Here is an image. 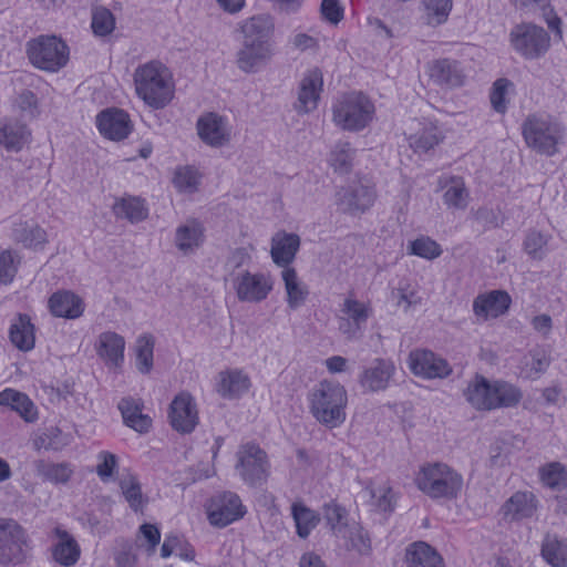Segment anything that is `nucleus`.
Here are the masks:
<instances>
[{
    "mask_svg": "<svg viewBox=\"0 0 567 567\" xmlns=\"http://www.w3.org/2000/svg\"><path fill=\"white\" fill-rule=\"evenodd\" d=\"M392 298L396 301V306L404 311L422 302L417 285L409 279L400 280L398 287L392 290Z\"/></svg>",
    "mask_w": 567,
    "mask_h": 567,
    "instance_id": "obj_48",
    "label": "nucleus"
},
{
    "mask_svg": "<svg viewBox=\"0 0 567 567\" xmlns=\"http://www.w3.org/2000/svg\"><path fill=\"white\" fill-rule=\"evenodd\" d=\"M27 530L12 518H0V563L19 564L29 553Z\"/></svg>",
    "mask_w": 567,
    "mask_h": 567,
    "instance_id": "obj_10",
    "label": "nucleus"
},
{
    "mask_svg": "<svg viewBox=\"0 0 567 567\" xmlns=\"http://www.w3.org/2000/svg\"><path fill=\"white\" fill-rule=\"evenodd\" d=\"M205 239L203 225L195 220H187L179 225L175 231V246L184 255L193 254L198 249Z\"/></svg>",
    "mask_w": 567,
    "mask_h": 567,
    "instance_id": "obj_34",
    "label": "nucleus"
},
{
    "mask_svg": "<svg viewBox=\"0 0 567 567\" xmlns=\"http://www.w3.org/2000/svg\"><path fill=\"white\" fill-rule=\"evenodd\" d=\"M408 254L425 260H434L443 254L442 246L429 236H420L408 245Z\"/></svg>",
    "mask_w": 567,
    "mask_h": 567,
    "instance_id": "obj_51",
    "label": "nucleus"
},
{
    "mask_svg": "<svg viewBox=\"0 0 567 567\" xmlns=\"http://www.w3.org/2000/svg\"><path fill=\"white\" fill-rule=\"evenodd\" d=\"M375 113V105L368 95L350 92L333 104L332 121L343 131L361 132L374 121Z\"/></svg>",
    "mask_w": 567,
    "mask_h": 567,
    "instance_id": "obj_6",
    "label": "nucleus"
},
{
    "mask_svg": "<svg viewBox=\"0 0 567 567\" xmlns=\"http://www.w3.org/2000/svg\"><path fill=\"white\" fill-rule=\"evenodd\" d=\"M437 185L443 192L442 199L449 209L463 210L467 207L470 193L462 177L443 175L439 178Z\"/></svg>",
    "mask_w": 567,
    "mask_h": 567,
    "instance_id": "obj_27",
    "label": "nucleus"
},
{
    "mask_svg": "<svg viewBox=\"0 0 567 567\" xmlns=\"http://www.w3.org/2000/svg\"><path fill=\"white\" fill-rule=\"evenodd\" d=\"M113 213L117 218H125L130 223H140L148 215V209L143 199L138 197H123L113 205Z\"/></svg>",
    "mask_w": 567,
    "mask_h": 567,
    "instance_id": "obj_40",
    "label": "nucleus"
},
{
    "mask_svg": "<svg viewBox=\"0 0 567 567\" xmlns=\"http://www.w3.org/2000/svg\"><path fill=\"white\" fill-rule=\"evenodd\" d=\"M323 91V74L320 69L307 70L298 84L297 100L293 109L299 115H305L317 110Z\"/></svg>",
    "mask_w": 567,
    "mask_h": 567,
    "instance_id": "obj_16",
    "label": "nucleus"
},
{
    "mask_svg": "<svg viewBox=\"0 0 567 567\" xmlns=\"http://www.w3.org/2000/svg\"><path fill=\"white\" fill-rule=\"evenodd\" d=\"M300 236L286 230H278L270 239V258L272 262L285 268H292L290 265L295 261L300 249Z\"/></svg>",
    "mask_w": 567,
    "mask_h": 567,
    "instance_id": "obj_21",
    "label": "nucleus"
},
{
    "mask_svg": "<svg viewBox=\"0 0 567 567\" xmlns=\"http://www.w3.org/2000/svg\"><path fill=\"white\" fill-rule=\"evenodd\" d=\"M406 563L419 567H444L441 555L429 544L416 542L406 548Z\"/></svg>",
    "mask_w": 567,
    "mask_h": 567,
    "instance_id": "obj_36",
    "label": "nucleus"
},
{
    "mask_svg": "<svg viewBox=\"0 0 567 567\" xmlns=\"http://www.w3.org/2000/svg\"><path fill=\"white\" fill-rule=\"evenodd\" d=\"M19 259L11 250L0 252V284L11 282L16 276Z\"/></svg>",
    "mask_w": 567,
    "mask_h": 567,
    "instance_id": "obj_61",
    "label": "nucleus"
},
{
    "mask_svg": "<svg viewBox=\"0 0 567 567\" xmlns=\"http://www.w3.org/2000/svg\"><path fill=\"white\" fill-rule=\"evenodd\" d=\"M9 336L11 342L22 351L33 349L35 336L34 326L27 315H19L10 326Z\"/></svg>",
    "mask_w": 567,
    "mask_h": 567,
    "instance_id": "obj_37",
    "label": "nucleus"
},
{
    "mask_svg": "<svg viewBox=\"0 0 567 567\" xmlns=\"http://www.w3.org/2000/svg\"><path fill=\"white\" fill-rule=\"evenodd\" d=\"M31 140V131L16 118L0 121V146L8 152L21 151Z\"/></svg>",
    "mask_w": 567,
    "mask_h": 567,
    "instance_id": "obj_30",
    "label": "nucleus"
},
{
    "mask_svg": "<svg viewBox=\"0 0 567 567\" xmlns=\"http://www.w3.org/2000/svg\"><path fill=\"white\" fill-rule=\"evenodd\" d=\"M38 474L45 481L53 484H66L74 474V468L70 463H47L37 464Z\"/></svg>",
    "mask_w": 567,
    "mask_h": 567,
    "instance_id": "obj_49",
    "label": "nucleus"
},
{
    "mask_svg": "<svg viewBox=\"0 0 567 567\" xmlns=\"http://www.w3.org/2000/svg\"><path fill=\"white\" fill-rule=\"evenodd\" d=\"M50 312L58 318L76 319L84 310L85 303L81 297L71 291H58L49 299Z\"/></svg>",
    "mask_w": 567,
    "mask_h": 567,
    "instance_id": "obj_32",
    "label": "nucleus"
},
{
    "mask_svg": "<svg viewBox=\"0 0 567 567\" xmlns=\"http://www.w3.org/2000/svg\"><path fill=\"white\" fill-rule=\"evenodd\" d=\"M395 373L394 362L390 359H374L359 377L360 385L370 392L385 390Z\"/></svg>",
    "mask_w": 567,
    "mask_h": 567,
    "instance_id": "obj_24",
    "label": "nucleus"
},
{
    "mask_svg": "<svg viewBox=\"0 0 567 567\" xmlns=\"http://www.w3.org/2000/svg\"><path fill=\"white\" fill-rule=\"evenodd\" d=\"M365 493L369 495L370 506L375 512L389 513L393 511L394 493L389 484H371L367 487Z\"/></svg>",
    "mask_w": 567,
    "mask_h": 567,
    "instance_id": "obj_47",
    "label": "nucleus"
},
{
    "mask_svg": "<svg viewBox=\"0 0 567 567\" xmlns=\"http://www.w3.org/2000/svg\"><path fill=\"white\" fill-rule=\"evenodd\" d=\"M136 95L154 110L167 106L175 94V82L171 70L161 61L140 64L133 73Z\"/></svg>",
    "mask_w": 567,
    "mask_h": 567,
    "instance_id": "obj_1",
    "label": "nucleus"
},
{
    "mask_svg": "<svg viewBox=\"0 0 567 567\" xmlns=\"http://www.w3.org/2000/svg\"><path fill=\"white\" fill-rule=\"evenodd\" d=\"M125 339L115 331L101 332L95 340L94 350L109 369L121 368L124 362Z\"/></svg>",
    "mask_w": 567,
    "mask_h": 567,
    "instance_id": "obj_20",
    "label": "nucleus"
},
{
    "mask_svg": "<svg viewBox=\"0 0 567 567\" xmlns=\"http://www.w3.org/2000/svg\"><path fill=\"white\" fill-rule=\"evenodd\" d=\"M291 515L296 525L297 535L307 538L320 523V515L301 502L291 505Z\"/></svg>",
    "mask_w": 567,
    "mask_h": 567,
    "instance_id": "obj_41",
    "label": "nucleus"
},
{
    "mask_svg": "<svg viewBox=\"0 0 567 567\" xmlns=\"http://www.w3.org/2000/svg\"><path fill=\"white\" fill-rule=\"evenodd\" d=\"M542 555L553 567H567V542L547 535L543 542Z\"/></svg>",
    "mask_w": 567,
    "mask_h": 567,
    "instance_id": "obj_46",
    "label": "nucleus"
},
{
    "mask_svg": "<svg viewBox=\"0 0 567 567\" xmlns=\"http://www.w3.org/2000/svg\"><path fill=\"white\" fill-rule=\"evenodd\" d=\"M238 31L241 34L243 43L272 48L275 23L268 14H257L243 20L238 25Z\"/></svg>",
    "mask_w": 567,
    "mask_h": 567,
    "instance_id": "obj_19",
    "label": "nucleus"
},
{
    "mask_svg": "<svg viewBox=\"0 0 567 567\" xmlns=\"http://www.w3.org/2000/svg\"><path fill=\"white\" fill-rule=\"evenodd\" d=\"M118 468V458L109 451H100L96 454L95 472L100 480L107 483L114 478Z\"/></svg>",
    "mask_w": 567,
    "mask_h": 567,
    "instance_id": "obj_56",
    "label": "nucleus"
},
{
    "mask_svg": "<svg viewBox=\"0 0 567 567\" xmlns=\"http://www.w3.org/2000/svg\"><path fill=\"white\" fill-rule=\"evenodd\" d=\"M430 78L439 85L446 87H458L465 82V73L460 62L441 59L430 65Z\"/></svg>",
    "mask_w": 567,
    "mask_h": 567,
    "instance_id": "obj_31",
    "label": "nucleus"
},
{
    "mask_svg": "<svg viewBox=\"0 0 567 567\" xmlns=\"http://www.w3.org/2000/svg\"><path fill=\"white\" fill-rule=\"evenodd\" d=\"M120 487L124 498L133 511L137 512L143 508L146 504V498L142 493L141 484L135 476L128 475L123 477L120 482Z\"/></svg>",
    "mask_w": 567,
    "mask_h": 567,
    "instance_id": "obj_53",
    "label": "nucleus"
},
{
    "mask_svg": "<svg viewBox=\"0 0 567 567\" xmlns=\"http://www.w3.org/2000/svg\"><path fill=\"white\" fill-rule=\"evenodd\" d=\"M467 402L476 410L487 411L516 405L522 399V392L515 385L504 382H489L476 375L464 391Z\"/></svg>",
    "mask_w": 567,
    "mask_h": 567,
    "instance_id": "obj_5",
    "label": "nucleus"
},
{
    "mask_svg": "<svg viewBox=\"0 0 567 567\" xmlns=\"http://www.w3.org/2000/svg\"><path fill=\"white\" fill-rule=\"evenodd\" d=\"M512 49L525 60H538L550 49V35L540 25L522 22L514 25L508 34Z\"/></svg>",
    "mask_w": 567,
    "mask_h": 567,
    "instance_id": "obj_8",
    "label": "nucleus"
},
{
    "mask_svg": "<svg viewBox=\"0 0 567 567\" xmlns=\"http://www.w3.org/2000/svg\"><path fill=\"white\" fill-rule=\"evenodd\" d=\"M422 19L430 27L444 24L453 9V0H422Z\"/></svg>",
    "mask_w": 567,
    "mask_h": 567,
    "instance_id": "obj_43",
    "label": "nucleus"
},
{
    "mask_svg": "<svg viewBox=\"0 0 567 567\" xmlns=\"http://www.w3.org/2000/svg\"><path fill=\"white\" fill-rule=\"evenodd\" d=\"M200 179L198 169L193 166H182L176 168L173 184L178 192L192 194L198 189Z\"/></svg>",
    "mask_w": 567,
    "mask_h": 567,
    "instance_id": "obj_52",
    "label": "nucleus"
},
{
    "mask_svg": "<svg viewBox=\"0 0 567 567\" xmlns=\"http://www.w3.org/2000/svg\"><path fill=\"white\" fill-rule=\"evenodd\" d=\"M285 289V301L290 310H297L306 305L309 298V288L299 277L295 268H285L280 272Z\"/></svg>",
    "mask_w": 567,
    "mask_h": 567,
    "instance_id": "obj_29",
    "label": "nucleus"
},
{
    "mask_svg": "<svg viewBox=\"0 0 567 567\" xmlns=\"http://www.w3.org/2000/svg\"><path fill=\"white\" fill-rule=\"evenodd\" d=\"M56 542L52 547V557L61 566L70 567L78 563L81 549L74 537L61 527L53 530Z\"/></svg>",
    "mask_w": 567,
    "mask_h": 567,
    "instance_id": "obj_33",
    "label": "nucleus"
},
{
    "mask_svg": "<svg viewBox=\"0 0 567 567\" xmlns=\"http://www.w3.org/2000/svg\"><path fill=\"white\" fill-rule=\"evenodd\" d=\"M235 470L245 483L257 486L266 482L270 464L264 450L257 444L247 443L241 445L237 452Z\"/></svg>",
    "mask_w": 567,
    "mask_h": 567,
    "instance_id": "obj_11",
    "label": "nucleus"
},
{
    "mask_svg": "<svg viewBox=\"0 0 567 567\" xmlns=\"http://www.w3.org/2000/svg\"><path fill=\"white\" fill-rule=\"evenodd\" d=\"M348 549H355L361 554H365L370 549L369 539L363 535L357 525H351L348 529V537L344 539Z\"/></svg>",
    "mask_w": 567,
    "mask_h": 567,
    "instance_id": "obj_63",
    "label": "nucleus"
},
{
    "mask_svg": "<svg viewBox=\"0 0 567 567\" xmlns=\"http://www.w3.org/2000/svg\"><path fill=\"white\" fill-rule=\"evenodd\" d=\"M355 150L349 142H338L331 148L328 163L336 173L347 174L351 171Z\"/></svg>",
    "mask_w": 567,
    "mask_h": 567,
    "instance_id": "obj_45",
    "label": "nucleus"
},
{
    "mask_svg": "<svg viewBox=\"0 0 567 567\" xmlns=\"http://www.w3.org/2000/svg\"><path fill=\"white\" fill-rule=\"evenodd\" d=\"M522 135L526 145L538 154L551 156L565 137L564 125L545 113L528 114L522 123Z\"/></svg>",
    "mask_w": 567,
    "mask_h": 567,
    "instance_id": "obj_4",
    "label": "nucleus"
},
{
    "mask_svg": "<svg viewBox=\"0 0 567 567\" xmlns=\"http://www.w3.org/2000/svg\"><path fill=\"white\" fill-rule=\"evenodd\" d=\"M196 130L200 141L214 148L228 145L233 137L228 118L215 112L200 115L196 123Z\"/></svg>",
    "mask_w": 567,
    "mask_h": 567,
    "instance_id": "obj_15",
    "label": "nucleus"
},
{
    "mask_svg": "<svg viewBox=\"0 0 567 567\" xmlns=\"http://www.w3.org/2000/svg\"><path fill=\"white\" fill-rule=\"evenodd\" d=\"M320 11L323 19L331 24H338L343 19L344 10L340 0H322Z\"/></svg>",
    "mask_w": 567,
    "mask_h": 567,
    "instance_id": "obj_64",
    "label": "nucleus"
},
{
    "mask_svg": "<svg viewBox=\"0 0 567 567\" xmlns=\"http://www.w3.org/2000/svg\"><path fill=\"white\" fill-rule=\"evenodd\" d=\"M14 239L27 248H43L48 243L45 229L35 224L21 223L13 229Z\"/></svg>",
    "mask_w": 567,
    "mask_h": 567,
    "instance_id": "obj_44",
    "label": "nucleus"
},
{
    "mask_svg": "<svg viewBox=\"0 0 567 567\" xmlns=\"http://www.w3.org/2000/svg\"><path fill=\"white\" fill-rule=\"evenodd\" d=\"M136 367L141 373H148L153 368L154 340L148 334L140 336L135 346Z\"/></svg>",
    "mask_w": 567,
    "mask_h": 567,
    "instance_id": "obj_54",
    "label": "nucleus"
},
{
    "mask_svg": "<svg viewBox=\"0 0 567 567\" xmlns=\"http://www.w3.org/2000/svg\"><path fill=\"white\" fill-rule=\"evenodd\" d=\"M159 540L161 530L156 525L145 523L140 526L136 542L140 547L145 548L148 555L155 553Z\"/></svg>",
    "mask_w": 567,
    "mask_h": 567,
    "instance_id": "obj_57",
    "label": "nucleus"
},
{
    "mask_svg": "<svg viewBox=\"0 0 567 567\" xmlns=\"http://www.w3.org/2000/svg\"><path fill=\"white\" fill-rule=\"evenodd\" d=\"M168 420L172 427L178 433H192L199 422L195 399L187 392L178 393L169 405Z\"/></svg>",
    "mask_w": 567,
    "mask_h": 567,
    "instance_id": "obj_17",
    "label": "nucleus"
},
{
    "mask_svg": "<svg viewBox=\"0 0 567 567\" xmlns=\"http://www.w3.org/2000/svg\"><path fill=\"white\" fill-rule=\"evenodd\" d=\"M254 252L255 247L250 244L231 249L224 262V280L226 282L230 281L235 275L243 270V267L249 266L252 261Z\"/></svg>",
    "mask_w": 567,
    "mask_h": 567,
    "instance_id": "obj_42",
    "label": "nucleus"
},
{
    "mask_svg": "<svg viewBox=\"0 0 567 567\" xmlns=\"http://www.w3.org/2000/svg\"><path fill=\"white\" fill-rule=\"evenodd\" d=\"M512 305V298L504 290H491L478 293L472 305L473 313L477 322H486L507 313Z\"/></svg>",
    "mask_w": 567,
    "mask_h": 567,
    "instance_id": "obj_18",
    "label": "nucleus"
},
{
    "mask_svg": "<svg viewBox=\"0 0 567 567\" xmlns=\"http://www.w3.org/2000/svg\"><path fill=\"white\" fill-rule=\"evenodd\" d=\"M124 424L138 433H146L152 426V419L143 413V404L134 399L124 398L118 403Z\"/></svg>",
    "mask_w": 567,
    "mask_h": 567,
    "instance_id": "obj_35",
    "label": "nucleus"
},
{
    "mask_svg": "<svg viewBox=\"0 0 567 567\" xmlns=\"http://www.w3.org/2000/svg\"><path fill=\"white\" fill-rule=\"evenodd\" d=\"M538 508V499L533 492L518 491L501 507L503 518L508 522H520L532 518Z\"/></svg>",
    "mask_w": 567,
    "mask_h": 567,
    "instance_id": "obj_26",
    "label": "nucleus"
},
{
    "mask_svg": "<svg viewBox=\"0 0 567 567\" xmlns=\"http://www.w3.org/2000/svg\"><path fill=\"white\" fill-rule=\"evenodd\" d=\"M339 311L338 329L349 339L355 338L372 316L371 303L358 300L352 293L344 298Z\"/></svg>",
    "mask_w": 567,
    "mask_h": 567,
    "instance_id": "obj_13",
    "label": "nucleus"
},
{
    "mask_svg": "<svg viewBox=\"0 0 567 567\" xmlns=\"http://www.w3.org/2000/svg\"><path fill=\"white\" fill-rule=\"evenodd\" d=\"M421 126L416 132L410 133L408 141L416 153H424L436 146L442 140L441 131L433 123H419Z\"/></svg>",
    "mask_w": 567,
    "mask_h": 567,
    "instance_id": "obj_38",
    "label": "nucleus"
},
{
    "mask_svg": "<svg viewBox=\"0 0 567 567\" xmlns=\"http://www.w3.org/2000/svg\"><path fill=\"white\" fill-rule=\"evenodd\" d=\"M512 86V82L507 79H498L494 82L491 90L489 100L493 109L497 113H505L507 110V93Z\"/></svg>",
    "mask_w": 567,
    "mask_h": 567,
    "instance_id": "obj_60",
    "label": "nucleus"
},
{
    "mask_svg": "<svg viewBox=\"0 0 567 567\" xmlns=\"http://www.w3.org/2000/svg\"><path fill=\"white\" fill-rule=\"evenodd\" d=\"M274 48H262L241 42L236 53L237 68L247 74L259 72L271 60Z\"/></svg>",
    "mask_w": 567,
    "mask_h": 567,
    "instance_id": "obj_28",
    "label": "nucleus"
},
{
    "mask_svg": "<svg viewBox=\"0 0 567 567\" xmlns=\"http://www.w3.org/2000/svg\"><path fill=\"white\" fill-rule=\"evenodd\" d=\"M406 362L415 377L425 380L443 379L452 372V368L445 359L427 349L412 350Z\"/></svg>",
    "mask_w": 567,
    "mask_h": 567,
    "instance_id": "obj_14",
    "label": "nucleus"
},
{
    "mask_svg": "<svg viewBox=\"0 0 567 567\" xmlns=\"http://www.w3.org/2000/svg\"><path fill=\"white\" fill-rule=\"evenodd\" d=\"M251 388V379L243 369H226L216 377L215 390L227 400L239 399Z\"/></svg>",
    "mask_w": 567,
    "mask_h": 567,
    "instance_id": "obj_22",
    "label": "nucleus"
},
{
    "mask_svg": "<svg viewBox=\"0 0 567 567\" xmlns=\"http://www.w3.org/2000/svg\"><path fill=\"white\" fill-rule=\"evenodd\" d=\"M96 126L101 135L111 141L124 140L132 131L128 114L118 109H107L99 113Z\"/></svg>",
    "mask_w": 567,
    "mask_h": 567,
    "instance_id": "obj_23",
    "label": "nucleus"
},
{
    "mask_svg": "<svg viewBox=\"0 0 567 567\" xmlns=\"http://www.w3.org/2000/svg\"><path fill=\"white\" fill-rule=\"evenodd\" d=\"M0 405L18 412L25 421H33L37 415L34 405L28 395L11 388L0 392Z\"/></svg>",
    "mask_w": 567,
    "mask_h": 567,
    "instance_id": "obj_39",
    "label": "nucleus"
},
{
    "mask_svg": "<svg viewBox=\"0 0 567 567\" xmlns=\"http://www.w3.org/2000/svg\"><path fill=\"white\" fill-rule=\"evenodd\" d=\"M66 43L55 35H40L27 43V55L37 69L58 72L69 61Z\"/></svg>",
    "mask_w": 567,
    "mask_h": 567,
    "instance_id": "obj_7",
    "label": "nucleus"
},
{
    "mask_svg": "<svg viewBox=\"0 0 567 567\" xmlns=\"http://www.w3.org/2000/svg\"><path fill=\"white\" fill-rule=\"evenodd\" d=\"M312 417L329 430L340 427L347 420L348 393L338 382L321 381L308 394Z\"/></svg>",
    "mask_w": 567,
    "mask_h": 567,
    "instance_id": "obj_2",
    "label": "nucleus"
},
{
    "mask_svg": "<svg viewBox=\"0 0 567 567\" xmlns=\"http://www.w3.org/2000/svg\"><path fill=\"white\" fill-rule=\"evenodd\" d=\"M548 243V236L539 231H530L524 243L526 252L533 258H543Z\"/></svg>",
    "mask_w": 567,
    "mask_h": 567,
    "instance_id": "obj_62",
    "label": "nucleus"
},
{
    "mask_svg": "<svg viewBox=\"0 0 567 567\" xmlns=\"http://www.w3.org/2000/svg\"><path fill=\"white\" fill-rule=\"evenodd\" d=\"M240 302L259 303L268 298L274 289V278L269 272L241 270L229 281Z\"/></svg>",
    "mask_w": 567,
    "mask_h": 567,
    "instance_id": "obj_9",
    "label": "nucleus"
},
{
    "mask_svg": "<svg viewBox=\"0 0 567 567\" xmlns=\"http://www.w3.org/2000/svg\"><path fill=\"white\" fill-rule=\"evenodd\" d=\"M323 515L333 535L346 539L348 537V529L351 526L347 522L346 509L338 504L330 503L324 505Z\"/></svg>",
    "mask_w": 567,
    "mask_h": 567,
    "instance_id": "obj_50",
    "label": "nucleus"
},
{
    "mask_svg": "<svg viewBox=\"0 0 567 567\" xmlns=\"http://www.w3.org/2000/svg\"><path fill=\"white\" fill-rule=\"evenodd\" d=\"M337 204L344 212L357 214L369 209L375 200L372 187L362 184L350 185L338 192Z\"/></svg>",
    "mask_w": 567,
    "mask_h": 567,
    "instance_id": "obj_25",
    "label": "nucleus"
},
{
    "mask_svg": "<svg viewBox=\"0 0 567 567\" xmlns=\"http://www.w3.org/2000/svg\"><path fill=\"white\" fill-rule=\"evenodd\" d=\"M415 486L431 499H456L464 485L463 476L445 463H426L414 476Z\"/></svg>",
    "mask_w": 567,
    "mask_h": 567,
    "instance_id": "obj_3",
    "label": "nucleus"
},
{
    "mask_svg": "<svg viewBox=\"0 0 567 567\" xmlns=\"http://www.w3.org/2000/svg\"><path fill=\"white\" fill-rule=\"evenodd\" d=\"M550 0H514L515 4L529 10H542L548 28L561 38V20L549 10Z\"/></svg>",
    "mask_w": 567,
    "mask_h": 567,
    "instance_id": "obj_55",
    "label": "nucleus"
},
{
    "mask_svg": "<svg viewBox=\"0 0 567 567\" xmlns=\"http://www.w3.org/2000/svg\"><path fill=\"white\" fill-rule=\"evenodd\" d=\"M91 25L94 34L105 37L114 30L115 19L110 10L97 8L93 11Z\"/></svg>",
    "mask_w": 567,
    "mask_h": 567,
    "instance_id": "obj_58",
    "label": "nucleus"
},
{
    "mask_svg": "<svg viewBox=\"0 0 567 567\" xmlns=\"http://www.w3.org/2000/svg\"><path fill=\"white\" fill-rule=\"evenodd\" d=\"M540 480L544 485L556 488L567 481V471L559 463H550L540 468Z\"/></svg>",
    "mask_w": 567,
    "mask_h": 567,
    "instance_id": "obj_59",
    "label": "nucleus"
},
{
    "mask_svg": "<svg viewBox=\"0 0 567 567\" xmlns=\"http://www.w3.org/2000/svg\"><path fill=\"white\" fill-rule=\"evenodd\" d=\"M240 497L231 492L213 496L206 505L207 519L212 526L223 528L241 519L246 514Z\"/></svg>",
    "mask_w": 567,
    "mask_h": 567,
    "instance_id": "obj_12",
    "label": "nucleus"
}]
</instances>
